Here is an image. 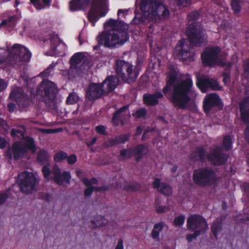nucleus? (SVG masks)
I'll return each mask as SVG.
<instances>
[{
    "mask_svg": "<svg viewBox=\"0 0 249 249\" xmlns=\"http://www.w3.org/2000/svg\"><path fill=\"white\" fill-rule=\"evenodd\" d=\"M193 180L196 185L200 187L210 186L216 183L217 176L212 168L203 167L194 170Z\"/></svg>",
    "mask_w": 249,
    "mask_h": 249,
    "instance_id": "0eeeda50",
    "label": "nucleus"
},
{
    "mask_svg": "<svg viewBox=\"0 0 249 249\" xmlns=\"http://www.w3.org/2000/svg\"><path fill=\"white\" fill-rule=\"evenodd\" d=\"M58 93L56 85L48 80L44 79L36 89L37 96H40L42 101L50 109L56 110L57 106L56 96Z\"/></svg>",
    "mask_w": 249,
    "mask_h": 249,
    "instance_id": "39448f33",
    "label": "nucleus"
},
{
    "mask_svg": "<svg viewBox=\"0 0 249 249\" xmlns=\"http://www.w3.org/2000/svg\"><path fill=\"white\" fill-rule=\"evenodd\" d=\"M25 142H22V146L27 150L35 152L36 151V147L34 139L31 137L27 136L24 139Z\"/></svg>",
    "mask_w": 249,
    "mask_h": 249,
    "instance_id": "7c9ffc66",
    "label": "nucleus"
},
{
    "mask_svg": "<svg viewBox=\"0 0 249 249\" xmlns=\"http://www.w3.org/2000/svg\"><path fill=\"white\" fill-rule=\"evenodd\" d=\"M194 232L192 234H188L186 239L189 242H192L194 239H196L198 236L203 234L200 231H194Z\"/></svg>",
    "mask_w": 249,
    "mask_h": 249,
    "instance_id": "a18cd8bd",
    "label": "nucleus"
},
{
    "mask_svg": "<svg viewBox=\"0 0 249 249\" xmlns=\"http://www.w3.org/2000/svg\"><path fill=\"white\" fill-rule=\"evenodd\" d=\"M105 92L101 84L92 83L86 91V97L90 101L95 100L101 97Z\"/></svg>",
    "mask_w": 249,
    "mask_h": 249,
    "instance_id": "412c9836",
    "label": "nucleus"
},
{
    "mask_svg": "<svg viewBox=\"0 0 249 249\" xmlns=\"http://www.w3.org/2000/svg\"><path fill=\"white\" fill-rule=\"evenodd\" d=\"M147 113V109L144 107H142L137 110L135 112L133 113L132 116L135 119L144 118L146 117Z\"/></svg>",
    "mask_w": 249,
    "mask_h": 249,
    "instance_id": "58836bf2",
    "label": "nucleus"
},
{
    "mask_svg": "<svg viewBox=\"0 0 249 249\" xmlns=\"http://www.w3.org/2000/svg\"><path fill=\"white\" fill-rule=\"evenodd\" d=\"M161 184L162 182H160V179L159 178H156L152 184L153 188L157 189L158 191L161 187Z\"/></svg>",
    "mask_w": 249,
    "mask_h": 249,
    "instance_id": "6e6d98bb",
    "label": "nucleus"
},
{
    "mask_svg": "<svg viewBox=\"0 0 249 249\" xmlns=\"http://www.w3.org/2000/svg\"><path fill=\"white\" fill-rule=\"evenodd\" d=\"M13 158L17 160L24 158L27 154V150L22 146V142L16 141L12 146Z\"/></svg>",
    "mask_w": 249,
    "mask_h": 249,
    "instance_id": "b1692460",
    "label": "nucleus"
},
{
    "mask_svg": "<svg viewBox=\"0 0 249 249\" xmlns=\"http://www.w3.org/2000/svg\"><path fill=\"white\" fill-rule=\"evenodd\" d=\"M91 0H79V10H84L89 4Z\"/></svg>",
    "mask_w": 249,
    "mask_h": 249,
    "instance_id": "3c124183",
    "label": "nucleus"
},
{
    "mask_svg": "<svg viewBox=\"0 0 249 249\" xmlns=\"http://www.w3.org/2000/svg\"><path fill=\"white\" fill-rule=\"evenodd\" d=\"M187 227L191 231H200L202 233L208 229L205 218L198 214L190 215L187 220Z\"/></svg>",
    "mask_w": 249,
    "mask_h": 249,
    "instance_id": "4468645a",
    "label": "nucleus"
},
{
    "mask_svg": "<svg viewBox=\"0 0 249 249\" xmlns=\"http://www.w3.org/2000/svg\"><path fill=\"white\" fill-rule=\"evenodd\" d=\"M241 120L246 124H249L245 129V139L249 144V102L242 101L239 104Z\"/></svg>",
    "mask_w": 249,
    "mask_h": 249,
    "instance_id": "aec40b11",
    "label": "nucleus"
},
{
    "mask_svg": "<svg viewBox=\"0 0 249 249\" xmlns=\"http://www.w3.org/2000/svg\"><path fill=\"white\" fill-rule=\"evenodd\" d=\"M222 228V223L221 221H218L217 219L213 221L211 226V231L215 238H217L218 233L221 231Z\"/></svg>",
    "mask_w": 249,
    "mask_h": 249,
    "instance_id": "f704fd0d",
    "label": "nucleus"
},
{
    "mask_svg": "<svg viewBox=\"0 0 249 249\" xmlns=\"http://www.w3.org/2000/svg\"><path fill=\"white\" fill-rule=\"evenodd\" d=\"M177 4L179 6L186 7L190 5L191 3L192 0H175Z\"/></svg>",
    "mask_w": 249,
    "mask_h": 249,
    "instance_id": "864d4df0",
    "label": "nucleus"
},
{
    "mask_svg": "<svg viewBox=\"0 0 249 249\" xmlns=\"http://www.w3.org/2000/svg\"><path fill=\"white\" fill-rule=\"evenodd\" d=\"M148 153V148L143 144H139L133 148H130L128 149H122L120 151V156L121 157L126 156V159H130L133 156L136 155L135 158L137 162L140 161Z\"/></svg>",
    "mask_w": 249,
    "mask_h": 249,
    "instance_id": "f3484780",
    "label": "nucleus"
},
{
    "mask_svg": "<svg viewBox=\"0 0 249 249\" xmlns=\"http://www.w3.org/2000/svg\"><path fill=\"white\" fill-rule=\"evenodd\" d=\"M185 217L184 215H180L176 217L174 220L173 223L176 227L182 226L185 222Z\"/></svg>",
    "mask_w": 249,
    "mask_h": 249,
    "instance_id": "79ce46f5",
    "label": "nucleus"
},
{
    "mask_svg": "<svg viewBox=\"0 0 249 249\" xmlns=\"http://www.w3.org/2000/svg\"><path fill=\"white\" fill-rule=\"evenodd\" d=\"M106 127L103 125H98L95 127L96 132L102 135H107V132L106 131Z\"/></svg>",
    "mask_w": 249,
    "mask_h": 249,
    "instance_id": "c03bdc74",
    "label": "nucleus"
},
{
    "mask_svg": "<svg viewBox=\"0 0 249 249\" xmlns=\"http://www.w3.org/2000/svg\"><path fill=\"white\" fill-rule=\"evenodd\" d=\"M140 8L142 13L135 11L131 24L142 25L147 20L159 23L167 19L170 14L168 7L161 0H142Z\"/></svg>",
    "mask_w": 249,
    "mask_h": 249,
    "instance_id": "f257e3e1",
    "label": "nucleus"
},
{
    "mask_svg": "<svg viewBox=\"0 0 249 249\" xmlns=\"http://www.w3.org/2000/svg\"><path fill=\"white\" fill-rule=\"evenodd\" d=\"M7 142L5 139L0 137V148L4 149L6 147Z\"/></svg>",
    "mask_w": 249,
    "mask_h": 249,
    "instance_id": "e2e57ef3",
    "label": "nucleus"
},
{
    "mask_svg": "<svg viewBox=\"0 0 249 249\" xmlns=\"http://www.w3.org/2000/svg\"><path fill=\"white\" fill-rule=\"evenodd\" d=\"M8 198V195L7 193H1L0 194V205L4 203L7 198Z\"/></svg>",
    "mask_w": 249,
    "mask_h": 249,
    "instance_id": "680f3d73",
    "label": "nucleus"
},
{
    "mask_svg": "<svg viewBox=\"0 0 249 249\" xmlns=\"http://www.w3.org/2000/svg\"><path fill=\"white\" fill-rule=\"evenodd\" d=\"M74 93H70L66 99V103L68 105L73 104L78 101V96L75 97Z\"/></svg>",
    "mask_w": 249,
    "mask_h": 249,
    "instance_id": "49530a36",
    "label": "nucleus"
},
{
    "mask_svg": "<svg viewBox=\"0 0 249 249\" xmlns=\"http://www.w3.org/2000/svg\"><path fill=\"white\" fill-rule=\"evenodd\" d=\"M229 157L228 154L223 152L221 147L217 146L211 150L208 155L207 160L214 166H221L227 162Z\"/></svg>",
    "mask_w": 249,
    "mask_h": 249,
    "instance_id": "dca6fc26",
    "label": "nucleus"
},
{
    "mask_svg": "<svg viewBox=\"0 0 249 249\" xmlns=\"http://www.w3.org/2000/svg\"><path fill=\"white\" fill-rule=\"evenodd\" d=\"M116 138L118 139V141H119V144L124 143L129 140L130 135L129 134H125L116 136Z\"/></svg>",
    "mask_w": 249,
    "mask_h": 249,
    "instance_id": "8fccbe9b",
    "label": "nucleus"
},
{
    "mask_svg": "<svg viewBox=\"0 0 249 249\" xmlns=\"http://www.w3.org/2000/svg\"><path fill=\"white\" fill-rule=\"evenodd\" d=\"M67 162L69 164H74L77 160V157L74 154H71L66 158Z\"/></svg>",
    "mask_w": 249,
    "mask_h": 249,
    "instance_id": "5fc2aeb1",
    "label": "nucleus"
},
{
    "mask_svg": "<svg viewBox=\"0 0 249 249\" xmlns=\"http://www.w3.org/2000/svg\"><path fill=\"white\" fill-rule=\"evenodd\" d=\"M48 40L50 43V50L45 53L47 55L56 56L65 54L66 45L59 38L57 35L49 34Z\"/></svg>",
    "mask_w": 249,
    "mask_h": 249,
    "instance_id": "ddd939ff",
    "label": "nucleus"
},
{
    "mask_svg": "<svg viewBox=\"0 0 249 249\" xmlns=\"http://www.w3.org/2000/svg\"><path fill=\"white\" fill-rule=\"evenodd\" d=\"M119 142L118 141V139L116 137L114 138L110 139L108 140L107 142H105L104 143V145L106 147H112L115 146V145L119 144Z\"/></svg>",
    "mask_w": 249,
    "mask_h": 249,
    "instance_id": "de8ad7c7",
    "label": "nucleus"
},
{
    "mask_svg": "<svg viewBox=\"0 0 249 249\" xmlns=\"http://www.w3.org/2000/svg\"><path fill=\"white\" fill-rule=\"evenodd\" d=\"M243 189L245 193L249 192V182H246L243 185Z\"/></svg>",
    "mask_w": 249,
    "mask_h": 249,
    "instance_id": "774afa93",
    "label": "nucleus"
},
{
    "mask_svg": "<svg viewBox=\"0 0 249 249\" xmlns=\"http://www.w3.org/2000/svg\"><path fill=\"white\" fill-rule=\"evenodd\" d=\"M49 158L48 153L45 150L41 149L38 151L36 159L40 164H49Z\"/></svg>",
    "mask_w": 249,
    "mask_h": 249,
    "instance_id": "c756f323",
    "label": "nucleus"
},
{
    "mask_svg": "<svg viewBox=\"0 0 249 249\" xmlns=\"http://www.w3.org/2000/svg\"><path fill=\"white\" fill-rule=\"evenodd\" d=\"M165 225L163 222H160L154 225L151 232V236L153 239H155L159 237L160 233Z\"/></svg>",
    "mask_w": 249,
    "mask_h": 249,
    "instance_id": "72a5a7b5",
    "label": "nucleus"
},
{
    "mask_svg": "<svg viewBox=\"0 0 249 249\" xmlns=\"http://www.w3.org/2000/svg\"><path fill=\"white\" fill-rule=\"evenodd\" d=\"M107 223V220L101 215H97L93 220L91 221V227L92 228H97L103 227Z\"/></svg>",
    "mask_w": 249,
    "mask_h": 249,
    "instance_id": "c85d7f7f",
    "label": "nucleus"
},
{
    "mask_svg": "<svg viewBox=\"0 0 249 249\" xmlns=\"http://www.w3.org/2000/svg\"><path fill=\"white\" fill-rule=\"evenodd\" d=\"M30 1L36 9L40 10L46 7H49L52 0H30Z\"/></svg>",
    "mask_w": 249,
    "mask_h": 249,
    "instance_id": "cd10ccee",
    "label": "nucleus"
},
{
    "mask_svg": "<svg viewBox=\"0 0 249 249\" xmlns=\"http://www.w3.org/2000/svg\"><path fill=\"white\" fill-rule=\"evenodd\" d=\"M223 147L225 151H230L232 147V139L230 135H226L224 137L222 142Z\"/></svg>",
    "mask_w": 249,
    "mask_h": 249,
    "instance_id": "e433bc0d",
    "label": "nucleus"
},
{
    "mask_svg": "<svg viewBox=\"0 0 249 249\" xmlns=\"http://www.w3.org/2000/svg\"><path fill=\"white\" fill-rule=\"evenodd\" d=\"M158 192L165 196H170L172 193V188L166 182H162L161 187L159 189Z\"/></svg>",
    "mask_w": 249,
    "mask_h": 249,
    "instance_id": "c9c22d12",
    "label": "nucleus"
},
{
    "mask_svg": "<svg viewBox=\"0 0 249 249\" xmlns=\"http://www.w3.org/2000/svg\"><path fill=\"white\" fill-rule=\"evenodd\" d=\"M196 86L204 93L208 91L209 89L213 90H220L222 89L216 80L206 77L198 78Z\"/></svg>",
    "mask_w": 249,
    "mask_h": 249,
    "instance_id": "a211bd4d",
    "label": "nucleus"
},
{
    "mask_svg": "<svg viewBox=\"0 0 249 249\" xmlns=\"http://www.w3.org/2000/svg\"><path fill=\"white\" fill-rule=\"evenodd\" d=\"M222 106L219 96L215 93L208 94L203 102V109L206 114H208L213 108Z\"/></svg>",
    "mask_w": 249,
    "mask_h": 249,
    "instance_id": "6ab92c4d",
    "label": "nucleus"
},
{
    "mask_svg": "<svg viewBox=\"0 0 249 249\" xmlns=\"http://www.w3.org/2000/svg\"><path fill=\"white\" fill-rule=\"evenodd\" d=\"M140 64L139 60L137 59V65L134 68L132 64L124 60H116L115 69L117 77L124 83H134L139 75Z\"/></svg>",
    "mask_w": 249,
    "mask_h": 249,
    "instance_id": "423d86ee",
    "label": "nucleus"
},
{
    "mask_svg": "<svg viewBox=\"0 0 249 249\" xmlns=\"http://www.w3.org/2000/svg\"><path fill=\"white\" fill-rule=\"evenodd\" d=\"M22 130L19 129L12 128L11 130V136L12 137H17L18 139L24 137L25 133V127L21 126Z\"/></svg>",
    "mask_w": 249,
    "mask_h": 249,
    "instance_id": "4c0bfd02",
    "label": "nucleus"
},
{
    "mask_svg": "<svg viewBox=\"0 0 249 249\" xmlns=\"http://www.w3.org/2000/svg\"><path fill=\"white\" fill-rule=\"evenodd\" d=\"M186 36L191 44L196 47L207 43V35L203 27L197 23L190 24L186 29Z\"/></svg>",
    "mask_w": 249,
    "mask_h": 249,
    "instance_id": "6e6552de",
    "label": "nucleus"
},
{
    "mask_svg": "<svg viewBox=\"0 0 249 249\" xmlns=\"http://www.w3.org/2000/svg\"><path fill=\"white\" fill-rule=\"evenodd\" d=\"M8 110L10 112H13L15 111L16 106V104L14 103H10L7 105Z\"/></svg>",
    "mask_w": 249,
    "mask_h": 249,
    "instance_id": "69168bd1",
    "label": "nucleus"
},
{
    "mask_svg": "<svg viewBox=\"0 0 249 249\" xmlns=\"http://www.w3.org/2000/svg\"><path fill=\"white\" fill-rule=\"evenodd\" d=\"M178 76V71L174 67H171L168 73L167 82L174 84Z\"/></svg>",
    "mask_w": 249,
    "mask_h": 249,
    "instance_id": "473e14b6",
    "label": "nucleus"
},
{
    "mask_svg": "<svg viewBox=\"0 0 249 249\" xmlns=\"http://www.w3.org/2000/svg\"><path fill=\"white\" fill-rule=\"evenodd\" d=\"M223 82L225 85H227L231 81V75L230 73L224 72L223 73Z\"/></svg>",
    "mask_w": 249,
    "mask_h": 249,
    "instance_id": "4d7b16f0",
    "label": "nucleus"
},
{
    "mask_svg": "<svg viewBox=\"0 0 249 249\" xmlns=\"http://www.w3.org/2000/svg\"><path fill=\"white\" fill-rule=\"evenodd\" d=\"M231 7L234 14H237L241 11V0H231Z\"/></svg>",
    "mask_w": 249,
    "mask_h": 249,
    "instance_id": "ea45409f",
    "label": "nucleus"
},
{
    "mask_svg": "<svg viewBox=\"0 0 249 249\" xmlns=\"http://www.w3.org/2000/svg\"><path fill=\"white\" fill-rule=\"evenodd\" d=\"M207 152L202 146L196 147L194 151L191 154V158L192 160L201 162H205L207 160Z\"/></svg>",
    "mask_w": 249,
    "mask_h": 249,
    "instance_id": "393cba45",
    "label": "nucleus"
},
{
    "mask_svg": "<svg viewBox=\"0 0 249 249\" xmlns=\"http://www.w3.org/2000/svg\"><path fill=\"white\" fill-rule=\"evenodd\" d=\"M220 52L221 48L218 46H211L205 48L201 54L203 66L210 68L216 66H225V63L219 58Z\"/></svg>",
    "mask_w": 249,
    "mask_h": 249,
    "instance_id": "1a4fd4ad",
    "label": "nucleus"
},
{
    "mask_svg": "<svg viewBox=\"0 0 249 249\" xmlns=\"http://www.w3.org/2000/svg\"><path fill=\"white\" fill-rule=\"evenodd\" d=\"M31 53L28 49L19 44H15L7 51L0 53V65L4 63L14 68H18L23 63L30 60Z\"/></svg>",
    "mask_w": 249,
    "mask_h": 249,
    "instance_id": "20e7f679",
    "label": "nucleus"
},
{
    "mask_svg": "<svg viewBox=\"0 0 249 249\" xmlns=\"http://www.w3.org/2000/svg\"><path fill=\"white\" fill-rule=\"evenodd\" d=\"M94 190V187L93 186H89L85 189L84 191V195L86 196H91Z\"/></svg>",
    "mask_w": 249,
    "mask_h": 249,
    "instance_id": "052dcab7",
    "label": "nucleus"
},
{
    "mask_svg": "<svg viewBox=\"0 0 249 249\" xmlns=\"http://www.w3.org/2000/svg\"><path fill=\"white\" fill-rule=\"evenodd\" d=\"M200 15L198 11H193L189 13L187 17L189 21H195L199 18Z\"/></svg>",
    "mask_w": 249,
    "mask_h": 249,
    "instance_id": "37998d69",
    "label": "nucleus"
},
{
    "mask_svg": "<svg viewBox=\"0 0 249 249\" xmlns=\"http://www.w3.org/2000/svg\"><path fill=\"white\" fill-rule=\"evenodd\" d=\"M67 158V154L63 151H60L55 154L54 156V160L57 162H59L63 160H66Z\"/></svg>",
    "mask_w": 249,
    "mask_h": 249,
    "instance_id": "a19ab883",
    "label": "nucleus"
},
{
    "mask_svg": "<svg viewBox=\"0 0 249 249\" xmlns=\"http://www.w3.org/2000/svg\"><path fill=\"white\" fill-rule=\"evenodd\" d=\"M69 9L71 11L78 10V0H71L69 2Z\"/></svg>",
    "mask_w": 249,
    "mask_h": 249,
    "instance_id": "603ef678",
    "label": "nucleus"
},
{
    "mask_svg": "<svg viewBox=\"0 0 249 249\" xmlns=\"http://www.w3.org/2000/svg\"><path fill=\"white\" fill-rule=\"evenodd\" d=\"M163 97L160 92H156L153 94L145 93L143 95V102L147 106H155L158 104L159 99Z\"/></svg>",
    "mask_w": 249,
    "mask_h": 249,
    "instance_id": "a878e982",
    "label": "nucleus"
},
{
    "mask_svg": "<svg viewBox=\"0 0 249 249\" xmlns=\"http://www.w3.org/2000/svg\"><path fill=\"white\" fill-rule=\"evenodd\" d=\"M141 187L140 183L136 182L128 185L126 187V190L127 191H137L140 189Z\"/></svg>",
    "mask_w": 249,
    "mask_h": 249,
    "instance_id": "09e8293b",
    "label": "nucleus"
},
{
    "mask_svg": "<svg viewBox=\"0 0 249 249\" xmlns=\"http://www.w3.org/2000/svg\"><path fill=\"white\" fill-rule=\"evenodd\" d=\"M108 0H92L91 5L88 12L89 21L94 26L96 22L101 17L106 16L108 11Z\"/></svg>",
    "mask_w": 249,
    "mask_h": 249,
    "instance_id": "9d476101",
    "label": "nucleus"
},
{
    "mask_svg": "<svg viewBox=\"0 0 249 249\" xmlns=\"http://www.w3.org/2000/svg\"><path fill=\"white\" fill-rule=\"evenodd\" d=\"M17 103L19 107L22 109L26 108L33 104L31 99L27 95H22L20 97Z\"/></svg>",
    "mask_w": 249,
    "mask_h": 249,
    "instance_id": "2f4dec72",
    "label": "nucleus"
},
{
    "mask_svg": "<svg viewBox=\"0 0 249 249\" xmlns=\"http://www.w3.org/2000/svg\"><path fill=\"white\" fill-rule=\"evenodd\" d=\"M129 107L128 105H124L114 112L111 119V123L114 126H118L120 124L122 125L124 124V120L121 119V114L125 110H128Z\"/></svg>",
    "mask_w": 249,
    "mask_h": 249,
    "instance_id": "bb28decb",
    "label": "nucleus"
},
{
    "mask_svg": "<svg viewBox=\"0 0 249 249\" xmlns=\"http://www.w3.org/2000/svg\"><path fill=\"white\" fill-rule=\"evenodd\" d=\"M115 249H124L123 242L122 239H120L115 247Z\"/></svg>",
    "mask_w": 249,
    "mask_h": 249,
    "instance_id": "338daca9",
    "label": "nucleus"
},
{
    "mask_svg": "<svg viewBox=\"0 0 249 249\" xmlns=\"http://www.w3.org/2000/svg\"><path fill=\"white\" fill-rule=\"evenodd\" d=\"M194 92L193 80L188 77L174 86L170 101L176 108L186 109Z\"/></svg>",
    "mask_w": 249,
    "mask_h": 249,
    "instance_id": "7ed1b4c3",
    "label": "nucleus"
},
{
    "mask_svg": "<svg viewBox=\"0 0 249 249\" xmlns=\"http://www.w3.org/2000/svg\"><path fill=\"white\" fill-rule=\"evenodd\" d=\"M7 82L2 79H0V92L3 91L7 87Z\"/></svg>",
    "mask_w": 249,
    "mask_h": 249,
    "instance_id": "bf43d9fd",
    "label": "nucleus"
},
{
    "mask_svg": "<svg viewBox=\"0 0 249 249\" xmlns=\"http://www.w3.org/2000/svg\"><path fill=\"white\" fill-rule=\"evenodd\" d=\"M119 83V78L114 75L108 76L101 84L104 91L106 93H108L114 90Z\"/></svg>",
    "mask_w": 249,
    "mask_h": 249,
    "instance_id": "5701e85b",
    "label": "nucleus"
},
{
    "mask_svg": "<svg viewBox=\"0 0 249 249\" xmlns=\"http://www.w3.org/2000/svg\"><path fill=\"white\" fill-rule=\"evenodd\" d=\"M51 71V69L50 67L47 68L45 70L40 73L41 76L42 77H47L49 76L50 73Z\"/></svg>",
    "mask_w": 249,
    "mask_h": 249,
    "instance_id": "0e129e2a",
    "label": "nucleus"
},
{
    "mask_svg": "<svg viewBox=\"0 0 249 249\" xmlns=\"http://www.w3.org/2000/svg\"><path fill=\"white\" fill-rule=\"evenodd\" d=\"M42 173L43 177L48 181L50 180V176L52 173L53 175V179L57 185H61L64 182L67 184L70 183L71 179L70 173L65 171L61 173V170L57 165H54L51 170L48 165H45L42 167Z\"/></svg>",
    "mask_w": 249,
    "mask_h": 249,
    "instance_id": "9b49d317",
    "label": "nucleus"
},
{
    "mask_svg": "<svg viewBox=\"0 0 249 249\" xmlns=\"http://www.w3.org/2000/svg\"><path fill=\"white\" fill-rule=\"evenodd\" d=\"M70 68L67 71L63 72L65 75L66 72L68 75V79L72 80L78 76V52L75 53L70 58L69 61Z\"/></svg>",
    "mask_w": 249,
    "mask_h": 249,
    "instance_id": "4be33fe9",
    "label": "nucleus"
},
{
    "mask_svg": "<svg viewBox=\"0 0 249 249\" xmlns=\"http://www.w3.org/2000/svg\"><path fill=\"white\" fill-rule=\"evenodd\" d=\"M104 27H110L111 29L103 32L98 36V45L94 47V50H98L101 45L109 48L118 47L129 39L128 27L124 22L111 18L104 23Z\"/></svg>",
    "mask_w": 249,
    "mask_h": 249,
    "instance_id": "f03ea898",
    "label": "nucleus"
},
{
    "mask_svg": "<svg viewBox=\"0 0 249 249\" xmlns=\"http://www.w3.org/2000/svg\"><path fill=\"white\" fill-rule=\"evenodd\" d=\"M17 183L21 192L29 194L35 189L38 181L33 173L25 171L18 174Z\"/></svg>",
    "mask_w": 249,
    "mask_h": 249,
    "instance_id": "f8f14e48",
    "label": "nucleus"
},
{
    "mask_svg": "<svg viewBox=\"0 0 249 249\" xmlns=\"http://www.w3.org/2000/svg\"><path fill=\"white\" fill-rule=\"evenodd\" d=\"M174 84L172 83H169L168 82H166V86L163 88L162 92L164 94H167L168 92H169L173 86Z\"/></svg>",
    "mask_w": 249,
    "mask_h": 249,
    "instance_id": "13d9d810",
    "label": "nucleus"
},
{
    "mask_svg": "<svg viewBox=\"0 0 249 249\" xmlns=\"http://www.w3.org/2000/svg\"><path fill=\"white\" fill-rule=\"evenodd\" d=\"M174 53L182 61H192L194 60L195 53L190 47L185 44L183 39L180 40L176 45Z\"/></svg>",
    "mask_w": 249,
    "mask_h": 249,
    "instance_id": "2eb2a0df",
    "label": "nucleus"
}]
</instances>
